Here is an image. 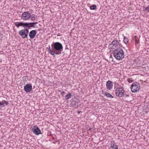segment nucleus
<instances>
[{
	"label": "nucleus",
	"instance_id": "35",
	"mask_svg": "<svg viewBox=\"0 0 149 149\" xmlns=\"http://www.w3.org/2000/svg\"><path fill=\"white\" fill-rule=\"evenodd\" d=\"M91 130V129L90 128L89 130Z\"/></svg>",
	"mask_w": 149,
	"mask_h": 149
},
{
	"label": "nucleus",
	"instance_id": "8",
	"mask_svg": "<svg viewBox=\"0 0 149 149\" xmlns=\"http://www.w3.org/2000/svg\"><path fill=\"white\" fill-rule=\"evenodd\" d=\"M33 132L36 135H38L41 133L40 130L36 125L34 126L32 129Z\"/></svg>",
	"mask_w": 149,
	"mask_h": 149
},
{
	"label": "nucleus",
	"instance_id": "21",
	"mask_svg": "<svg viewBox=\"0 0 149 149\" xmlns=\"http://www.w3.org/2000/svg\"><path fill=\"white\" fill-rule=\"evenodd\" d=\"M15 25L17 27H18L19 26V22H17L15 23Z\"/></svg>",
	"mask_w": 149,
	"mask_h": 149
},
{
	"label": "nucleus",
	"instance_id": "17",
	"mask_svg": "<svg viewBox=\"0 0 149 149\" xmlns=\"http://www.w3.org/2000/svg\"><path fill=\"white\" fill-rule=\"evenodd\" d=\"M19 26H22L23 27H25V26L26 25V24H25V23H23L22 22H19Z\"/></svg>",
	"mask_w": 149,
	"mask_h": 149
},
{
	"label": "nucleus",
	"instance_id": "7",
	"mask_svg": "<svg viewBox=\"0 0 149 149\" xmlns=\"http://www.w3.org/2000/svg\"><path fill=\"white\" fill-rule=\"evenodd\" d=\"M30 16V14L28 12H25L22 14V18L24 20H25L29 18Z\"/></svg>",
	"mask_w": 149,
	"mask_h": 149
},
{
	"label": "nucleus",
	"instance_id": "2",
	"mask_svg": "<svg viewBox=\"0 0 149 149\" xmlns=\"http://www.w3.org/2000/svg\"><path fill=\"white\" fill-rule=\"evenodd\" d=\"M52 46H54V52H61V50L63 49V47L62 44L59 42H55Z\"/></svg>",
	"mask_w": 149,
	"mask_h": 149
},
{
	"label": "nucleus",
	"instance_id": "16",
	"mask_svg": "<svg viewBox=\"0 0 149 149\" xmlns=\"http://www.w3.org/2000/svg\"><path fill=\"white\" fill-rule=\"evenodd\" d=\"M105 95L108 97H110L111 98H113V96L109 93L106 92L105 93Z\"/></svg>",
	"mask_w": 149,
	"mask_h": 149
},
{
	"label": "nucleus",
	"instance_id": "10",
	"mask_svg": "<svg viewBox=\"0 0 149 149\" xmlns=\"http://www.w3.org/2000/svg\"><path fill=\"white\" fill-rule=\"evenodd\" d=\"M36 30H33L31 31L29 34V36L30 38H34L36 34Z\"/></svg>",
	"mask_w": 149,
	"mask_h": 149
},
{
	"label": "nucleus",
	"instance_id": "9",
	"mask_svg": "<svg viewBox=\"0 0 149 149\" xmlns=\"http://www.w3.org/2000/svg\"><path fill=\"white\" fill-rule=\"evenodd\" d=\"M32 88V86L31 84H27L24 86V89L26 92H28L31 91Z\"/></svg>",
	"mask_w": 149,
	"mask_h": 149
},
{
	"label": "nucleus",
	"instance_id": "22",
	"mask_svg": "<svg viewBox=\"0 0 149 149\" xmlns=\"http://www.w3.org/2000/svg\"><path fill=\"white\" fill-rule=\"evenodd\" d=\"M0 105L2 106L3 107L4 106V103H3V101L2 102H0Z\"/></svg>",
	"mask_w": 149,
	"mask_h": 149
},
{
	"label": "nucleus",
	"instance_id": "30",
	"mask_svg": "<svg viewBox=\"0 0 149 149\" xmlns=\"http://www.w3.org/2000/svg\"><path fill=\"white\" fill-rule=\"evenodd\" d=\"M65 93V92L64 91H62V92H61V94H64Z\"/></svg>",
	"mask_w": 149,
	"mask_h": 149
},
{
	"label": "nucleus",
	"instance_id": "24",
	"mask_svg": "<svg viewBox=\"0 0 149 149\" xmlns=\"http://www.w3.org/2000/svg\"><path fill=\"white\" fill-rule=\"evenodd\" d=\"M116 144L114 143H113L111 145L110 147H114V146H115Z\"/></svg>",
	"mask_w": 149,
	"mask_h": 149
},
{
	"label": "nucleus",
	"instance_id": "33",
	"mask_svg": "<svg viewBox=\"0 0 149 149\" xmlns=\"http://www.w3.org/2000/svg\"><path fill=\"white\" fill-rule=\"evenodd\" d=\"M126 96H127V97H128V96H129V95H127V94H126Z\"/></svg>",
	"mask_w": 149,
	"mask_h": 149
},
{
	"label": "nucleus",
	"instance_id": "29",
	"mask_svg": "<svg viewBox=\"0 0 149 149\" xmlns=\"http://www.w3.org/2000/svg\"><path fill=\"white\" fill-rule=\"evenodd\" d=\"M145 9H149V5H148V7H146Z\"/></svg>",
	"mask_w": 149,
	"mask_h": 149
},
{
	"label": "nucleus",
	"instance_id": "11",
	"mask_svg": "<svg viewBox=\"0 0 149 149\" xmlns=\"http://www.w3.org/2000/svg\"><path fill=\"white\" fill-rule=\"evenodd\" d=\"M113 84L111 81H108L106 84L107 88L109 90H110L112 88Z\"/></svg>",
	"mask_w": 149,
	"mask_h": 149
},
{
	"label": "nucleus",
	"instance_id": "14",
	"mask_svg": "<svg viewBox=\"0 0 149 149\" xmlns=\"http://www.w3.org/2000/svg\"><path fill=\"white\" fill-rule=\"evenodd\" d=\"M25 24L26 25L25 26V27H28V28L33 27V25H32V23H26Z\"/></svg>",
	"mask_w": 149,
	"mask_h": 149
},
{
	"label": "nucleus",
	"instance_id": "27",
	"mask_svg": "<svg viewBox=\"0 0 149 149\" xmlns=\"http://www.w3.org/2000/svg\"><path fill=\"white\" fill-rule=\"evenodd\" d=\"M111 144L114 143V141H111Z\"/></svg>",
	"mask_w": 149,
	"mask_h": 149
},
{
	"label": "nucleus",
	"instance_id": "26",
	"mask_svg": "<svg viewBox=\"0 0 149 149\" xmlns=\"http://www.w3.org/2000/svg\"><path fill=\"white\" fill-rule=\"evenodd\" d=\"M37 22H33V23H32V25H33V26H34V25H35V24H37Z\"/></svg>",
	"mask_w": 149,
	"mask_h": 149
},
{
	"label": "nucleus",
	"instance_id": "28",
	"mask_svg": "<svg viewBox=\"0 0 149 149\" xmlns=\"http://www.w3.org/2000/svg\"><path fill=\"white\" fill-rule=\"evenodd\" d=\"M2 34L1 33H0V39H1V38H2Z\"/></svg>",
	"mask_w": 149,
	"mask_h": 149
},
{
	"label": "nucleus",
	"instance_id": "13",
	"mask_svg": "<svg viewBox=\"0 0 149 149\" xmlns=\"http://www.w3.org/2000/svg\"><path fill=\"white\" fill-rule=\"evenodd\" d=\"M72 106L73 107L77 108L78 107V105L76 101H73L72 102Z\"/></svg>",
	"mask_w": 149,
	"mask_h": 149
},
{
	"label": "nucleus",
	"instance_id": "23",
	"mask_svg": "<svg viewBox=\"0 0 149 149\" xmlns=\"http://www.w3.org/2000/svg\"><path fill=\"white\" fill-rule=\"evenodd\" d=\"M3 103H4V104H5L6 105H8V102H7L5 101H4V100L3 101Z\"/></svg>",
	"mask_w": 149,
	"mask_h": 149
},
{
	"label": "nucleus",
	"instance_id": "34",
	"mask_svg": "<svg viewBox=\"0 0 149 149\" xmlns=\"http://www.w3.org/2000/svg\"><path fill=\"white\" fill-rule=\"evenodd\" d=\"M80 112H81V111H78V113H80Z\"/></svg>",
	"mask_w": 149,
	"mask_h": 149
},
{
	"label": "nucleus",
	"instance_id": "32",
	"mask_svg": "<svg viewBox=\"0 0 149 149\" xmlns=\"http://www.w3.org/2000/svg\"><path fill=\"white\" fill-rule=\"evenodd\" d=\"M134 38L136 40V36H134Z\"/></svg>",
	"mask_w": 149,
	"mask_h": 149
},
{
	"label": "nucleus",
	"instance_id": "25",
	"mask_svg": "<svg viewBox=\"0 0 149 149\" xmlns=\"http://www.w3.org/2000/svg\"><path fill=\"white\" fill-rule=\"evenodd\" d=\"M47 49H48V52H49V51L52 50L51 49V48H50V47H49L47 48Z\"/></svg>",
	"mask_w": 149,
	"mask_h": 149
},
{
	"label": "nucleus",
	"instance_id": "31",
	"mask_svg": "<svg viewBox=\"0 0 149 149\" xmlns=\"http://www.w3.org/2000/svg\"><path fill=\"white\" fill-rule=\"evenodd\" d=\"M135 41H136V42L137 43H138V41H137V40L136 39V40H135Z\"/></svg>",
	"mask_w": 149,
	"mask_h": 149
},
{
	"label": "nucleus",
	"instance_id": "3",
	"mask_svg": "<svg viewBox=\"0 0 149 149\" xmlns=\"http://www.w3.org/2000/svg\"><path fill=\"white\" fill-rule=\"evenodd\" d=\"M116 95L119 97H122L124 95L125 91L122 87H117L115 91Z\"/></svg>",
	"mask_w": 149,
	"mask_h": 149
},
{
	"label": "nucleus",
	"instance_id": "4",
	"mask_svg": "<svg viewBox=\"0 0 149 149\" xmlns=\"http://www.w3.org/2000/svg\"><path fill=\"white\" fill-rule=\"evenodd\" d=\"M140 89V85L137 82H135L133 83L131 86V90L133 93L139 91Z\"/></svg>",
	"mask_w": 149,
	"mask_h": 149
},
{
	"label": "nucleus",
	"instance_id": "20",
	"mask_svg": "<svg viewBox=\"0 0 149 149\" xmlns=\"http://www.w3.org/2000/svg\"><path fill=\"white\" fill-rule=\"evenodd\" d=\"M111 148H112L113 149H118V147L117 145H116L114 146L113 147H110Z\"/></svg>",
	"mask_w": 149,
	"mask_h": 149
},
{
	"label": "nucleus",
	"instance_id": "12",
	"mask_svg": "<svg viewBox=\"0 0 149 149\" xmlns=\"http://www.w3.org/2000/svg\"><path fill=\"white\" fill-rule=\"evenodd\" d=\"M49 52L52 55L54 56L55 54H59L61 53V52H54V51H53L52 50H51L49 51Z\"/></svg>",
	"mask_w": 149,
	"mask_h": 149
},
{
	"label": "nucleus",
	"instance_id": "1",
	"mask_svg": "<svg viewBox=\"0 0 149 149\" xmlns=\"http://www.w3.org/2000/svg\"><path fill=\"white\" fill-rule=\"evenodd\" d=\"M113 55L115 58L118 60H121L124 56L123 51L120 49H116L114 52Z\"/></svg>",
	"mask_w": 149,
	"mask_h": 149
},
{
	"label": "nucleus",
	"instance_id": "5",
	"mask_svg": "<svg viewBox=\"0 0 149 149\" xmlns=\"http://www.w3.org/2000/svg\"><path fill=\"white\" fill-rule=\"evenodd\" d=\"M28 33L27 29L21 30L19 31V34L22 38H27Z\"/></svg>",
	"mask_w": 149,
	"mask_h": 149
},
{
	"label": "nucleus",
	"instance_id": "15",
	"mask_svg": "<svg viewBox=\"0 0 149 149\" xmlns=\"http://www.w3.org/2000/svg\"><path fill=\"white\" fill-rule=\"evenodd\" d=\"M72 96V94L70 93H69L67 95L65 96V98L66 100H68V99H69Z\"/></svg>",
	"mask_w": 149,
	"mask_h": 149
},
{
	"label": "nucleus",
	"instance_id": "19",
	"mask_svg": "<svg viewBox=\"0 0 149 149\" xmlns=\"http://www.w3.org/2000/svg\"><path fill=\"white\" fill-rule=\"evenodd\" d=\"M90 9H95L96 6L95 5H93L90 7Z\"/></svg>",
	"mask_w": 149,
	"mask_h": 149
},
{
	"label": "nucleus",
	"instance_id": "18",
	"mask_svg": "<svg viewBox=\"0 0 149 149\" xmlns=\"http://www.w3.org/2000/svg\"><path fill=\"white\" fill-rule=\"evenodd\" d=\"M123 41L125 44H127L128 42V39L125 36L124 37Z\"/></svg>",
	"mask_w": 149,
	"mask_h": 149
},
{
	"label": "nucleus",
	"instance_id": "6",
	"mask_svg": "<svg viewBox=\"0 0 149 149\" xmlns=\"http://www.w3.org/2000/svg\"><path fill=\"white\" fill-rule=\"evenodd\" d=\"M119 44V42L116 40L113 41L109 46V49H114Z\"/></svg>",
	"mask_w": 149,
	"mask_h": 149
}]
</instances>
